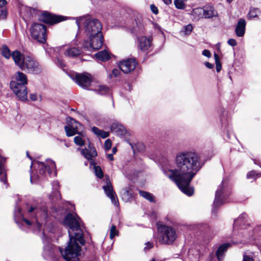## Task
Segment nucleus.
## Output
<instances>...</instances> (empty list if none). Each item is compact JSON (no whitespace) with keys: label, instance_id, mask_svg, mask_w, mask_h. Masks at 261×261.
I'll return each instance as SVG.
<instances>
[{"label":"nucleus","instance_id":"nucleus-22","mask_svg":"<svg viewBox=\"0 0 261 261\" xmlns=\"http://www.w3.org/2000/svg\"><path fill=\"white\" fill-rule=\"evenodd\" d=\"M114 56L110 52L108 51L107 50H102L95 55V58L97 60L101 61L102 62H106L111 59V57Z\"/></svg>","mask_w":261,"mask_h":261},{"label":"nucleus","instance_id":"nucleus-7","mask_svg":"<svg viewBox=\"0 0 261 261\" xmlns=\"http://www.w3.org/2000/svg\"><path fill=\"white\" fill-rule=\"evenodd\" d=\"M88 40H85L82 47L84 49H108L104 43V38L102 32L92 36H86Z\"/></svg>","mask_w":261,"mask_h":261},{"label":"nucleus","instance_id":"nucleus-37","mask_svg":"<svg viewBox=\"0 0 261 261\" xmlns=\"http://www.w3.org/2000/svg\"><path fill=\"white\" fill-rule=\"evenodd\" d=\"M214 58H215V63H216V71H217V72H219L220 71L222 66H221V64L220 61L219 55L216 53L214 54Z\"/></svg>","mask_w":261,"mask_h":261},{"label":"nucleus","instance_id":"nucleus-21","mask_svg":"<svg viewBox=\"0 0 261 261\" xmlns=\"http://www.w3.org/2000/svg\"><path fill=\"white\" fill-rule=\"evenodd\" d=\"M144 32V25L143 21L139 19L135 20L133 23V27L131 29V32L137 34L143 33Z\"/></svg>","mask_w":261,"mask_h":261},{"label":"nucleus","instance_id":"nucleus-47","mask_svg":"<svg viewBox=\"0 0 261 261\" xmlns=\"http://www.w3.org/2000/svg\"><path fill=\"white\" fill-rule=\"evenodd\" d=\"M39 179V177L38 175H32V173L30 174V180L32 184L37 183L38 180Z\"/></svg>","mask_w":261,"mask_h":261},{"label":"nucleus","instance_id":"nucleus-8","mask_svg":"<svg viewBox=\"0 0 261 261\" xmlns=\"http://www.w3.org/2000/svg\"><path fill=\"white\" fill-rule=\"evenodd\" d=\"M84 21V33L86 36H92L101 32L102 24L96 18H88L86 19H81Z\"/></svg>","mask_w":261,"mask_h":261},{"label":"nucleus","instance_id":"nucleus-34","mask_svg":"<svg viewBox=\"0 0 261 261\" xmlns=\"http://www.w3.org/2000/svg\"><path fill=\"white\" fill-rule=\"evenodd\" d=\"M119 69L114 68L111 72H107L108 77L109 79H112L113 77H118L120 74V71Z\"/></svg>","mask_w":261,"mask_h":261},{"label":"nucleus","instance_id":"nucleus-19","mask_svg":"<svg viewBox=\"0 0 261 261\" xmlns=\"http://www.w3.org/2000/svg\"><path fill=\"white\" fill-rule=\"evenodd\" d=\"M218 16L216 10L211 6H206L203 8V17L205 18H211Z\"/></svg>","mask_w":261,"mask_h":261},{"label":"nucleus","instance_id":"nucleus-45","mask_svg":"<svg viewBox=\"0 0 261 261\" xmlns=\"http://www.w3.org/2000/svg\"><path fill=\"white\" fill-rule=\"evenodd\" d=\"M112 146V142L110 139H107L106 140L105 144H104V147L106 151L109 150L110 149Z\"/></svg>","mask_w":261,"mask_h":261},{"label":"nucleus","instance_id":"nucleus-49","mask_svg":"<svg viewBox=\"0 0 261 261\" xmlns=\"http://www.w3.org/2000/svg\"><path fill=\"white\" fill-rule=\"evenodd\" d=\"M109 136V133L108 132L103 131L102 130H101L100 133L99 134V137H101L102 138H106Z\"/></svg>","mask_w":261,"mask_h":261},{"label":"nucleus","instance_id":"nucleus-20","mask_svg":"<svg viewBox=\"0 0 261 261\" xmlns=\"http://www.w3.org/2000/svg\"><path fill=\"white\" fill-rule=\"evenodd\" d=\"M138 40L140 49H148L152 46V39L151 37L142 36L139 38Z\"/></svg>","mask_w":261,"mask_h":261},{"label":"nucleus","instance_id":"nucleus-54","mask_svg":"<svg viewBox=\"0 0 261 261\" xmlns=\"http://www.w3.org/2000/svg\"><path fill=\"white\" fill-rule=\"evenodd\" d=\"M202 55L210 58L211 56V54L209 50H203L202 53Z\"/></svg>","mask_w":261,"mask_h":261},{"label":"nucleus","instance_id":"nucleus-43","mask_svg":"<svg viewBox=\"0 0 261 261\" xmlns=\"http://www.w3.org/2000/svg\"><path fill=\"white\" fill-rule=\"evenodd\" d=\"M247 217V215L246 213H243L241 215H240L237 219L234 220V224L237 225L240 222H243L244 220H245Z\"/></svg>","mask_w":261,"mask_h":261},{"label":"nucleus","instance_id":"nucleus-61","mask_svg":"<svg viewBox=\"0 0 261 261\" xmlns=\"http://www.w3.org/2000/svg\"><path fill=\"white\" fill-rule=\"evenodd\" d=\"M163 2L166 4V5H169L171 4L172 1L171 0H163Z\"/></svg>","mask_w":261,"mask_h":261},{"label":"nucleus","instance_id":"nucleus-36","mask_svg":"<svg viewBox=\"0 0 261 261\" xmlns=\"http://www.w3.org/2000/svg\"><path fill=\"white\" fill-rule=\"evenodd\" d=\"M258 9L254 8H251L250 9V11L248 14V17L249 19L255 18L257 17L258 16Z\"/></svg>","mask_w":261,"mask_h":261},{"label":"nucleus","instance_id":"nucleus-18","mask_svg":"<svg viewBox=\"0 0 261 261\" xmlns=\"http://www.w3.org/2000/svg\"><path fill=\"white\" fill-rule=\"evenodd\" d=\"M246 25V22L244 19L241 18L239 20L235 28V32L237 36L243 37L244 35Z\"/></svg>","mask_w":261,"mask_h":261},{"label":"nucleus","instance_id":"nucleus-15","mask_svg":"<svg viewBox=\"0 0 261 261\" xmlns=\"http://www.w3.org/2000/svg\"><path fill=\"white\" fill-rule=\"evenodd\" d=\"M102 188L107 196L110 198L112 203L115 206H118L119 205L118 200L109 178L106 179V185L103 186Z\"/></svg>","mask_w":261,"mask_h":261},{"label":"nucleus","instance_id":"nucleus-44","mask_svg":"<svg viewBox=\"0 0 261 261\" xmlns=\"http://www.w3.org/2000/svg\"><path fill=\"white\" fill-rule=\"evenodd\" d=\"M2 55L6 59H9L12 57V53L11 50H1Z\"/></svg>","mask_w":261,"mask_h":261},{"label":"nucleus","instance_id":"nucleus-62","mask_svg":"<svg viewBox=\"0 0 261 261\" xmlns=\"http://www.w3.org/2000/svg\"><path fill=\"white\" fill-rule=\"evenodd\" d=\"M117 151V148L116 147H113V149H112V152H113V153H115Z\"/></svg>","mask_w":261,"mask_h":261},{"label":"nucleus","instance_id":"nucleus-40","mask_svg":"<svg viewBox=\"0 0 261 261\" xmlns=\"http://www.w3.org/2000/svg\"><path fill=\"white\" fill-rule=\"evenodd\" d=\"M110 238L111 240L113 239V238L118 235V231L116 229V227L114 225H112L110 228Z\"/></svg>","mask_w":261,"mask_h":261},{"label":"nucleus","instance_id":"nucleus-48","mask_svg":"<svg viewBox=\"0 0 261 261\" xmlns=\"http://www.w3.org/2000/svg\"><path fill=\"white\" fill-rule=\"evenodd\" d=\"M7 2L6 0H0V13H1V10L3 9L7 10L5 6L7 4Z\"/></svg>","mask_w":261,"mask_h":261},{"label":"nucleus","instance_id":"nucleus-39","mask_svg":"<svg viewBox=\"0 0 261 261\" xmlns=\"http://www.w3.org/2000/svg\"><path fill=\"white\" fill-rule=\"evenodd\" d=\"M261 176V173H257L255 170H252L249 172L247 174V178L248 179H256V178Z\"/></svg>","mask_w":261,"mask_h":261},{"label":"nucleus","instance_id":"nucleus-6","mask_svg":"<svg viewBox=\"0 0 261 261\" xmlns=\"http://www.w3.org/2000/svg\"><path fill=\"white\" fill-rule=\"evenodd\" d=\"M230 191L227 186V182L225 180L222 181V184L218 186L216 191L215 197L213 203L212 212L214 213L216 208L221 206L226 202H228L227 197L230 194Z\"/></svg>","mask_w":261,"mask_h":261},{"label":"nucleus","instance_id":"nucleus-14","mask_svg":"<svg viewBox=\"0 0 261 261\" xmlns=\"http://www.w3.org/2000/svg\"><path fill=\"white\" fill-rule=\"evenodd\" d=\"M39 20L46 23L54 24L64 20L63 17L45 12L39 18Z\"/></svg>","mask_w":261,"mask_h":261},{"label":"nucleus","instance_id":"nucleus-58","mask_svg":"<svg viewBox=\"0 0 261 261\" xmlns=\"http://www.w3.org/2000/svg\"><path fill=\"white\" fill-rule=\"evenodd\" d=\"M204 65L207 68H209V69H212L214 67V65L213 64L209 63V62H205L204 63Z\"/></svg>","mask_w":261,"mask_h":261},{"label":"nucleus","instance_id":"nucleus-52","mask_svg":"<svg viewBox=\"0 0 261 261\" xmlns=\"http://www.w3.org/2000/svg\"><path fill=\"white\" fill-rule=\"evenodd\" d=\"M145 245H146V246L144 248L145 250L151 249L153 246V243L149 242L146 243Z\"/></svg>","mask_w":261,"mask_h":261},{"label":"nucleus","instance_id":"nucleus-41","mask_svg":"<svg viewBox=\"0 0 261 261\" xmlns=\"http://www.w3.org/2000/svg\"><path fill=\"white\" fill-rule=\"evenodd\" d=\"M192 30V25L191 24H188L184 28V29L182 31H181V33L187 35L191 33Z\"/></svg>","mask_w":261,"mask_h":261},{"label":"nucleus","instance_id":"nucleus-50","mask_svg":"<svg viewBox=\"0 0 261 261\" xmlns=\"http://www.w3.org/2000/svg\"><path fill=\"white\" fill-rule=\"evenodd\" d=\"M8 11L6 10L3 9L1 10V13H0V19H5L7 15Z\"/></svg>","mask_w":261,"mask_h":261},{"label":"nucleus","instance_id":"nucleus-28","mask_svg":"<svg viewBox=\"0 0 261 261\" xmlns=\"http://www.w3.org/2000/svg\"><path fill=\"white\" fill-rule=\"evenodd\" d=\"M94 91L99 95H104L109 93L110 89L106 85H99Z\"/></svg>","mask_w":261,"mask_h":261},{"label":"nucleus","instance_id":"nucleus-3","mask_svg":"<svg viewBox=\"0 0 261 261\" xmlns=\"http://www.w3.org/2000/svg\"><path fill=\"white\" fill-rule=\"evenodd\" d=\"M80 220V218L77 216H74L72 214L69 213L65 217L63 223L69 228L68 234L69 235L70 231L73 236L72 244L79 242L83 245L85 244V240L81 229Z\"/></svg>","mask_w":261,"mask_h":261},{"label":"nucleus","instance_id":"nucleus-5","mask_svg":"<svg viewBox=\"0 0 261 261\" xmlns=\"http://www.w3.org/2000/svg\"><path fill=\"white\" fill-rule=\"evenodd\" d=\"M158 224V236L156 240L163 244L170 245L177 238L176 232L174 228L166 225Z\"/></svg>","mask_w":261,"mask_h":261},{"label":"nucleus","instance_id":"nucleus-38","mask_svg":"<svg viewBox=\"0 0 261 261\" xmlns=\"http://www.w3.org/2000/svg\"><path fill=\"white\" fill-rule=\"evenodd\" d=\"M94 169L95 175L99 178H102L103 173L101 168L98 166H94Z\"/></svg>","mask_w":261,"mask_h":261},{"label":"nucleus","instance_id":"nucleus-10","mask_svg":"<svg viewBox=\"0 0 261 261\" xmlns=\"http://www.w3.org/2000/svg\"><path fill=\"white\" fill-rule=\"evenodd\" d=\"M21 70L29 73L38 74L42 72V68L39 62L33 58L26 56L25 60Z\"/></svg>","mask_w":261,"mask_h":261},{"label":"nucleus","instance_id":"nucleus-63","mask_svg":"<svg viewBox=\"0 0 261 261\" xmlns=\"http://www.w3.org/2000/svg\"><path fill=\"white\" fill-rule=\"evenodd\" d=\"M1 49H9V47L6 45L4 44L2 46Z\"/></svg>","mask_w":261,"mask_h":261},{"label":"nucleus","instance_id":"nucleus-53","mask_svg":"<svg viewBox=\"0 0 261 261\" xmlns=\"http://www.w3.org/2000/svg\"><path fill=\"white\" fill-rule=\"evenodd\" d=\"M150 8L152 12L155 14H157L158 13V9L156 7H155L154 5H150Z\"/></svg>","mask_w":261,"mask_h":261},{"label":"nucleus","instance_id":"nucleus-23","mask_svg":"<svg viewBox=\"0 0 261 261\" xmlns=\"http://www.w3.org/2000/svg\"><path fill=\"white\" fill-rule=\"evenodd\" d=\"M110 128L112 132L116 133L117 135H123L125 132L124 127L117 122L112 123Z\"/></svg>","mask_w":261,"mask_h":261},{"label":"nucleus","instance_id":"nucleus-46","mask_svg":"<svg viewBox=\"0 0 261 261\" xmlns=\"http://www.w3.org/2000/svg\"><path fill=\"white\" fill-rule=\"evenodd\" d=\"M61 47L66 48V49H79L81 47L77 45L76 44L74 46H73L72 44H65L64 45H62Z\"/></svg>","mask_w":261,"mask_h":261},{"label":"nucleus","instance_id":"nucleus-30","mask_svg":"<svg viewBox=\"0 0 261 261\" xmlns=\"http://www.w3.org/2000/svg\"><path fill=\"white\" fill-rule=\"evenodd\" d=\"M140 195L150 202H155L153 195L148 192L140 190L139 191Z\"/></svg>","mask_w":261,"mask_h":261},{"label":"nucleus","instance_id":"nucleus-26","mask_svg":"<svg viewBox=\"0 0 261 261\" xmlns=\"http://www.w3.org/2000/svg\"><path fill=\"white\" fill-rule=\"evenodd\" d=\"M5 161L0 159V181L4 184H7V175L4 167Z\"/></svg>","mask_w":261,"mask_h":261},{"label":"nucleus","instance_id":"nucleus-29","mask_svg":"<svg viewBox=\"0 0 261 261\" xmlns=\"http://www.w3.org/2000/svg\"><path fill=\"white\" fill-rule=\"evenodd\" d=\"M64 129L66 132V134L68 137H71L75 134L81 135L83 136V133L76 132V130H75L72 127H71V125H67L65 126Z\"/></svg>","mask_w":261,"mask_h":261},{"label":"nucleus","instance_id":"nucleus-33","mask_svg":"<svg viewBox=\"0 0 261 261\" xmlns=\"http://www.w3.org/2000/svg\"><path fill=\"white\" fill-rule=\"evenodd\" d=\"M192 15L195 16V19L203 18V8H197L194 9L192 11Z\"/></svg>","mask_w":261,"mask_h":261},{"label":"nucleus","instance_id":"nucleus-35","mask_svg":"<svg viewBox=\"0 0 261 261\" xmlns=\"http://www.w3.org/2000/svg\"><path fill=\"white\" fill-rule=\"evenodd\" d=\"M79 136H76L74 138V142L75 144L80 146H83L85 145V141L83 139L82 137L84 136V134H83V136L81 135H79Z\"/></svg>","mask_w":261,"mask_h":261},{"label":"nucleus","instance_id":"nucleus-25","mask_svg":"<svg viewBox=\"0 0 261 261\" xmlns=\"http://www.w3.org/2000/svg\"><path fill=\"white\" fill-rule=\"evenodd\" d=\"M229 246V244H224L219 247L216 251V255L219 261H222L223 254Z\"/></svg>","mask_w":261,"mask_h":261},{"label":"nucleus","instance_id":"nucleus-32","mask_svg":"<svg viewBox=\"0 0 261 261\" xmlns=\"http://www.w3.org/2000/svg\"><path fill=\"white\" fill-rule=\"evenodd\" d=\"M50 51H53L54 54L56 55L55 58L57 60V64L59 65L61 67H63L65 66V64L63 63V61L61 60L59 58H58L57 56V51H56V50H50ZM46 52L47 54L50 56L53 59L55 58L54 56L51 54L49 51H48L47 50H46Z\"/></svg>","mask_w":261,"mask_h":261},{"label":"nucleus","instance_id":"nucleus-56","mask_svg":"<svg viewBox=\"0 0 261 261\" xmlns=\"http://www.w3.org/2000/svg\"><path fill=\"white\" fill-rule=\"evenodd\" d=\"M243 261H254L253 259L248 255H244Z\"/></svg>","mask_w":261,"mask_h":261},{"label":"nucleus","instance_id":"nucleus-51","mask_svg":"<svg viewBox=\"0 0 261 261\" xmlns=\"http://www.w3.org/2000/svg\"><path fill=\"white\" fill-rule=\"evenodd\" d=\"M101 130L99 129L98 127L93 126L92 128V132L96 135L97 136H99V134L100 133Z\"/></svg>","mask_w":261,"mask_h":261},{"label":"nucleus","instance_id":"nucleus-27","mask_svg":"<svg viewBox=\"0 0 261 261\" xmlns=\"http://www.w3.org/2000/svg\"><path fill=\"white\" fill-rule=\"evenodd\" d=\"M121 196L125 202L129 201L133 197V191L129 187L126 188L122 192Z\"/></svg>","mask_w":261,"mask_h":261},{"label":"nucleus","instance_id":"nucleus-2","mask_svg":"<svg viewBox=\"0 0 261 261\" xmlns=\"http://www.w3.org/2000/svg\"><path fill=\"white\" fill-rule=\"evenodd\" d=\"M21 208L16 203L14 209V215L16 223L19 224L24 222L27 225H33L35 231L42 230L41 239L44 244L43 255L44 257H52L55 253V249L49 243L45 236V231L52 232L53 224L48 215L47 207L45 206H31L28 210V216L31 220H28L21 213Z\"/></svg>","mask_w":261,"mask_h":261},{"label":"nucleus","instance_id":"nucleus-13","mask_svg":"<svg viewBox=\"0 0 261 261\" xmlns=\"http://www.w3.org/2000/svg\"><path fill=\"white\" fill-rule=\"evenodd\" d=\"M137 62L135 59L128 58L120 61L119 63L120 69L125 73L133 71L136 68Z\"/></svg>","mask_w":261,"mask_h":261},{"label":"nucleus","instance_id":"nucleus-59","mask_svg":"<svg viewBox=\"0 0 261 261\" xmlns=\"http://www.w3.org/2000/svg\"><path fill=\"white\" fill-rule=\"evenodd\" d=\"M253 162L261 168V161L258 159H253Z\"/></svg>","mask_w":261,"mask_h":261},{"label":"nucleus","instance_id":"nucleus-1","mask_svg":"<svg viewBox=\"0 0 261 261\" xmlns=\"http://www.w3.org/2000/svg\"><path fill=\"white\" fill-rule=\"evenodd\" d=\"M174 164L175 168L164 170L165 174L174 181L184 194L189 196L192 195L194 189L189 185L202 167L200 155L193 151L179 152L175 156Z\"/></svg>","mask_w":261,"mask_h":261},{"label":"nucleus","instance_id":"nucleus-16","mask_svg":"<svg viewBox=\"0 0 261 261\" xmlns=\"http://www.w3.org/2000/svg\"><path fill=\"white\" fill-rule=\"evenodd\" d=\"M81 154L87 160H90L97 156V152L91 143L89 142L88 148L81 149Z\"/></svg>","mask_w":261,"mask_h":261},{"label":"nucleus","instance_id":"nucleus-9","mask_svg":"<svg viewBox=\"0 0 261 261\" xmlns=\"http://www.w3.org/2000/svg\"><path fill=\"white\" fill-rule=\"evenodd\" d=\"M30 31L33 38L40 43H45L47 35L46 27L44 24L34 23L32 25Z\"/></svg>","mask_w":261,"mask_h":261},{"label":"nucleus","instance_id":"nucleus-60","mask_svg":"<svg viewBox=\"0 0 261 261\" xmlns=\"http://www.w3.org/2000/svg\"><path fill=\"white\" fill-rule=\"evenodd\" d=\"M107 157L110 160V161H113L114 160V158H113V154H108L107 155Z\"/></svg>","mask_w":261,"mask_h":261},{"label":"nucleus","instance_id":"nucleus-12","mask_svg":"<svg viewBox=\"0 0 261 261\" xmlns=\"http://www.w3.org/2000/svg\"><path fill=\"white\" fill-rule=\"evenodd\" d=\"M74 80L79 86L85 89H88L92 83L91 74L86 72L76 74Z\"/></svg>","mask_w":261,"mask_h":261},{"label":"nucleus","instance_id":"nucleus-57","mask_svg":"<svg viewBox=\"0 0 261 261\" xmlns=\"http://www.w3.org/2000/svg\"><path fill=\"white\" fill-rule=\"evenodd\" d=\"M30 98L33 101H35L37 99V95L36 93L31 94L30 95Z\"/></svg>","mask_w":261,"mask_h":261},{"label":"nucleus","instance_id":"nucleus-11","mask_svg":"<svg viewBox=\"0 0 261 261\" xmlns=\"http://www.w3.org/2000/svg\"><path fill=\"white\" fill-rule=\"evenodd\" d=\"M36 165L39 174L43 176H46L47 174L51 176L52 170H54L56 168L55 163L49 159L46 160V163L37 162L35 164V167Z\"/></svg>","mask_w":261,"mask_h":261},{"label":"nucleus","instance_id":"nucleus-24","mask_svg":"<svg viewBox=\"0 0 261 261\" xmlns=\"http://www.w3.org/2000/svg\"><path fill=\"white\" fill-rule=\"evenodd\" d=\"M68 119L69 120H67V124L71 125V127H72L76 132L82 133L84 128L82 124L71 117H69Z\"/></svg>","mask_w":261,"mask_h":261},{"label":"nucleus","instance_id":"nucleus-31","mask_svg":"<svg viewBox=\"0 0 261 261\" xmlns=\"http://www.w3.org/2000/svg\"><path fill=\"white\" fill-rule=\"evenodd\" d=\"M81 53L82 50H66L64 55L65 56L74 58L79 56Z\"/></svg>","mask_w":261,"mask_h":261},{"label":"nucleus","instance_id":"nucleus-4","mask_svg":"<svg viewBox=\"0 0 261 261\" xmlns=\"http://www.w3.org/2000/svg\"><path fill=\"white\" fill-rule=\"evenodd\" d=\"M28 83L27 76L23 72L18 71L15 76V81L10 83V87L15 94L21 100H28L27 88L26 85Z\"/></svg>","mask_w":261,"mask_h":261},{"label":"nucleus","instance_id":"nucleus-17","mask_svg":"<svg viewBox=\"0 0 261 261\" xmlns=\"http://www.w3.org/2000/svg\"><path fill=\"white\" fill-rule=\"evenodd\" d=\"M25 57L26 56L22 54L18 50H15L12 53V58H13L15 64L20 69L24 63Z\"/></svg>","mask_w":261,"mask_h":261},{"label":"nucleus","instance_id":"nucleus-64","mask_svg":"<svg viewBox=\"0 0 261 261\" xmlns=\"http://www.w3.org/2000/svg\"><path fill=\"white\" fill-rule=\"evenodd\" d=\"M58 185H59V184H58V182L57 181H54V186H58Z\"/></svg>","mask_w":261,"mask_h":261},{"label":"nucleus","instance_id":"nucleus-42","mask_svg":"<svg viewBox=\"0 0 261 261\" xmlns=\"http://www.w3.org/2000/svg\"><path fill=\"white\" fill-rule=\"evenodd\" d=\"M174 3L175 7L178 9H184L185 4L182 0H174Z\"/></svg>","mask_w":261,"mask_h":261},{"label":"nucleus","instance_id":"nucleus-55","mask_svg":"<svg viewBox=\"0 0 261 261\" xmlns=\"http://www.w3.org/2000/svg\"><path fill=\"white\" fill-rule=\"evenodd\" d=\"M227 42L230 45L232 46H234L237 44L236 41L233 39H229Z\"/></svg>","mask_w":261,"mask_h":261}]
</instances>
